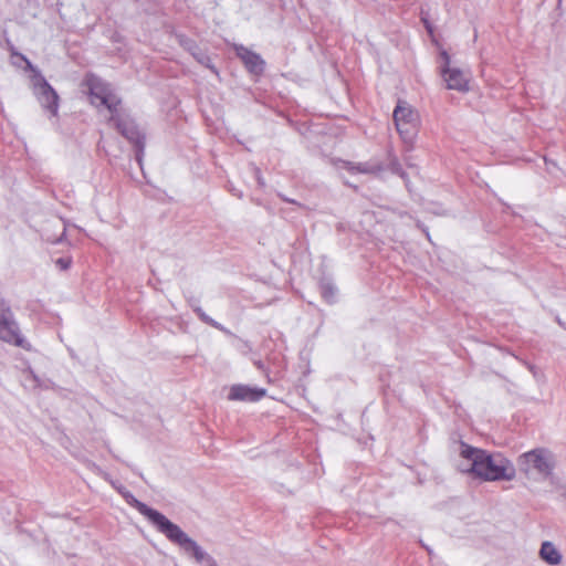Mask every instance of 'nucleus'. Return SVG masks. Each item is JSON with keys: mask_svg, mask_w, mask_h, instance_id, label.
I'll list each match as a JSON object with an SVG mask.
<instances>
[{"mask_svg": "<svg viewBox=\"0 0 566 566\" xmlns=\"http://www.w3.org/2000/svg\"><path fill=\"white\" fill-rule=\"evenodd\" d=\"M130 504L142 515L147 517L148 521L154 524L160 533L165 534L167 538L180 545L187 552L191 553L197 560L203 559L205 554L201 548L192 539H190L178 525L170 522L164 514L148 507L145 503L136 499H133Z\"/></svg>", "mask_w": 566, "mask_h": 566, "instance_id": "obj_2", "label": "nucleus"}, {"mask_svg": "<svg viewBox=\"0 0 566 566\" xmlns=\"http://www.w3.org/2000/svg\"><path fill=\"white\" fill-rule=\"evenodd\" d=\"M539 556L549 565H558L562 562V555L551 542L542 544Z\"/></svg>", "mask_w": 566, "mask_h": 566, "instance_id": "obj_11", "label": "nucleus"}, {"mask_svg": "<svg viewBox=\"0 0 566 566\" xmlns=\"http://www.w3.org/2000/svg\"><path fill=\"white\" fill-rule=\"evenodd\" d=\"M265 394V389L252 388L244 385H234L229 391V399L253 402L262 399Z\"/></svg>", "mask_w": 566, "mask_h": 566, "instance_id": "obj_8", "label": "nucleus"}, {"mask_svg": "<svg viewBox=\"0 0 566 566\" xmlns=\"http://www.w3.org/2000/svg\"><path fill=\"white\" fill-rule=\"evenodd\" d=\"M441 76L448 90L468 92L470 88V76L458 67L442 66Z\"/></svg>", "mask_w": 566, "mask_h": 566, "instance_id": "obj_7", "label": "nucleus"}, {"mask_svg": "<svg viewBox=\"0 0 566 566\" xmlns=\"http://www.w3.org/2000/svg\"><path fill=\"white\" fill-rule=\"evenodd\" d=\"M517 463L521 471L525 474L536 472L543 476L551 475L555 464L552 453L544 448L522 453L517 459Z\"/></svg>", "mask_w": 566, "mask_h": 566, "instance_id": "obj_5", "label": "nucleus"}, {"mask_svg": "<svg viewBox=\"0 0 566 566\" xmlns=\"http://www.w3.org/2000/svg\"><path fill=\"white\" fill-rule=\"evenodd\" d=\"M424 23H426V28H427L428 32L431 34L432 33L431 25L426 20H424Z\"/></svg>", "mask_w": 566, "mask_h": 566, "instance_id": "obj_14", "label": "nucleus"}, {"mask_svg": "<svg viewBox=\"0 0 566 566\" xmlns=\"http://www.w3.org/2000/svg\"><path fill=\"white\" fill-rule=\"evenodd\" d=\"M237 55L244 63L245 67L254 74H261L264 70V61L261 56L247 48H237Z\"/></svg>", "mask_w": 566, "mask_h": 566, "instance_id": "obj_9", "label": "nucleus"}, {"mask_svg": "<svg viewBox=\"0 0 566 566\" xmlns=\"http://www.w3.org/2000/svg\"><path fill=\"white\" fill-rule=\"evenodd\" d=\"M0 339L27 350L31 349V345L20 335L18 324L9 307H2L0 312Z\"/></svg>", "mask_w": 566, "mask_h": 566, "instance_id": "obj_6", "label": "nucleus"}, {"mask_svg": "<svg viewBox=\"0 0 566 566\" xmlns=\"http://www.w3.org/2000/svg\"><path fill=\"white\" fill-rule=\"evenodd\" d=\"M54 263L60 270L65 271L71 266L72 258L69 255L61 256V258H57L56 260H54Z\"/></svg>", "mask_w": 566, "mask_h": 566, "instance_id": "obj_12", "label": "nucleus"}, {"mask_svg": "<svg viewBox=\"0 0 566 566\" xmlns=\"http://www.w3.org/2000/svg\"><path fill=\"white\" fill-rule=\"evenodd\" d=\"M41 98L43 105L50 111V113L53 116H56L59 111V96L46 82L41 85Z\"/></svg>", "mask_w": 566, "mask_h": 566, "instance_id": "obj_10", "label": "nucleus"}, {"mask_svg": "<svg viewBox=\"0 0 566 566\" xmlns=\"http://www.w3.org/2000/svg\"><path fill=\"white\" fill-rule=\"evenodd\" d=\"M83 85L86 87L90 96V103L94 106H105L112 113L109 120L115 123L116 128L126 138L134 139V135L136 134L134 128L128 127L126 123L118 119L115 115L120 104V99L113 94L109 85L94 74H87L84 78Z\"/></svg>", "mask_w": 566, "mask_h": 566, "instance_id": "obj_3", "label": "nucleus"}, {"mask_svg": "<svg viewBox=\"0 0 566 566\" xmlns=\"http://www.w3.org/2000/svg\"><path fill=\"white\" fill-rule=\"evenodd\" d=\"M461 457L468 461L462 471L484 481L513 480L515 468L501 453L491 454L484 450L461 443Z\"/></svg>", "mask_w": 566, "mask_h": 566, "instance_id": "obj_1", "label": "nucleus"}, {"mask_svg": "<svg viewBox=\"0 0 566 566\" xmlns=\"http://www.w3.org/2000/svg\"><path fill=\"white\" fill-rule=\"evenodd\" d=\"M392 117L396 129L403 143L412 147L420 126L419 113L405 101H399L394 109Z\"/></svg>", "mask_w": 566, "mask_h": 566, "instance_id": "obj_4", "label": "nucleus"}, {"mask_svg": "<svg viewBox=\"0 0 566 566\" xmlns=\"http://www.w3.org/2000/svg\"><path fill=\"white\" fill-rule=\"evenodd\" d=\"M441 56H442V59L444 61V65L443 66H450V56H449V54L447 52H442Z\"/></svg>", "mask_w": 566, "mask_h": 566, "instance_id": "obj_13", "label": "nucleus"}]
</instances>
